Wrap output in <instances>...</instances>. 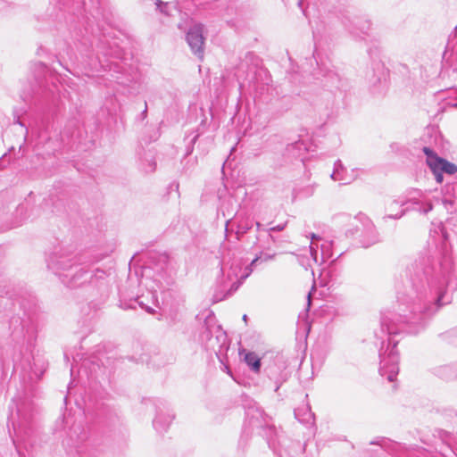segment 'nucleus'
<instances>
[{
	"label": "nucleus",
	"mask_w": 457,
	"mask_h": 457,
	"mask_svg": "<svg viewBox=\"0 0 457 457\" xmlns=\"http://www.w3.org/2000/svg\"><path fill=\"white\" fill-rule=\"evenodd\" d=\"M244 360L248 367L253 371L258 373L261 369V359L253 352H248L245 354Z\"/></svg>",
	"instance_id": "21"
},
{
	"label": "nucleus",
	"mask_w": 457,
	"mask_h": 457,
	"mask_svg": "<svg viewBox=\"0 0 457 457\" xmlns=\"http://www.w3.org/2000/svg\"><path fill=\"white\" fill-rule=\"evenodd\" d=\"M13 430H14V434L17 437L20 436V434H21V427L19 426L18 428H16L14 425H13Z\"/></svg>",
	"instance_id": "30"
},
{
	"label": "nucleus",
	"mask_w": 457,
	"mask_h": 457,
	"mask_svg": "<svg viewBox=\"0 0 457 457\" xmlns=\"http://www.w3.org/2000/svg\"><path fill=\"white\" fill-rule=\"evenodd\" d=\"M442 232H443L444 237L446 239L447 238L446 234L444 231H442Z\"/></svg>",
	"instance_id": "42"
},
{
	"label": "nucleus",
	"mask_w": 457,
	"mask_h": 457,
	"mask_svg": "<svg viewBox=\"0 0 457 457\" xmlns=\"http://www.w3.org/2000/svg\"><path fill=\"white\" fill-rule=\"evenodd\" d=\"M173 418L174 416L170 413L162 414L158 412L157 416L153 421L154 429L158 433L165 432L168 429L169 426L170 425Z\"/></svg>",
	"instance_id": "18"
},
{
	"label": "nucleus",
	"mask_w": 457,
	"mask_h": 457,
	"mask_svg": "<svg viewBox=\"0 0 457 457\" xmlns=\"http://www.w3.org/2000/svg\"><path fill=\"white\" fill-rule=\"evenodd\" d=\"M255 224H256V227H257V230L260 231L262 224L260 222H258V221Z\"/></svg>",
	"instance_id": "35"
},
{
	"label": "nucleus",
	"mask_w": 457,
	"mask_h": 457,
	"mask_svg": "<svg viewBox=\"0 0 457 457\" xmlns=\"http://www.w3.org/2000/svg\"><path fill=\"white\" fill-rule=\"evenodd\" d=\"M451 105H452L453 107L457 108V96H456V100H454V101L451 104Z\"/></svg>",
	"instance_id": "34"
},
{
	"label": "nucleus",
	"mask_w": 457,
	"mask_h": 457,
	"mask_svg": "<svg viewBox=\"0 0 457 457\" xmlns=\"http://www.w3.org/2000/svg\"><path fill=\"white\" fill-rule=\"evenodd\" d=\"M406 207H409V211H415L423 214H427L433 209V205L429 200L417 198L415 196L406 201Z\"/></svg>",
	"instance_id": "17"
},
{
	"label": "nucleus",
	"mask_w": 457,
	"mask_h": 457,
	"mask_svg": "<svg viewBox=\"0 0 457 457\" xmlns=\"http://www.w3.org/2000/svg\"><path fill=\"white\" fill-rule=\"evenodd\" d=\"M193 151V145L187 150V154H190Z\"/></svg>",
	"instance_id": "38"
},
{
	"label": "nucleus",
	"mask_w": 457,
	"mask_h": 457,
	"mask_svg": "<svg viewBox=\"0 0 457 457\" xmlns=\"http://www.w3.org/2000/svg\"><path fill=\"white\" fill-rule=\"evenodd\" d=\"M146 311H147L148 312L152 313L153 309H152V308H150V307H146Z\"/></svg>",
	"instance_id": "40"
},
{
	"label": "nucleus",
	"mask_w": 457,
	"mask_h": 457,
	"mask_svg": "<svg viewBox=\"0 0 457 457\" xmlns=\"http://www.w3.org/2000/svg\"><path fill=\"white\" fill-rule=\"evenodd\" d=\"M280 386H281V383L276 385V388H275L276 392L279 389Z\"/></svg>",
	"instance_id": "37"
},
{
	"label": "nucleus",
	"mask_w": 457,
	"mask_h": 457,
	"mask_svg": "<svg viewBox=\"0 0 457 457\" xmlns=\"http://www.w3.org/2000/svg\"><path fill=\"white\" fill-rule=\"evenodd\" d=\"M246 415L249 419L250 426H252L253 428L254 427L258 428V427L262 426L261 422L259 421V418L262 417V411H260L259 409H256L255 411L249 409L246 411Z\"/></svg>",
	"instance_id": "24"
},
{
	"label": "nucleus",
	"mask_w": 457,
	"mask_h": 457,
	"mask_svg": "<svg viewBox=\"0 0 457 457\" xmlns=\"http://www.w3.org/2000/svg\"><path fill=\"white\" fill-rule=\"evenodd\" d=\"M213 333H215V341L217 342V344H220L219 351H220L221 345L226 341L227 335H226L225 331H223L220 326L212 327L210 325V318H208V320H206V322H205V331H204L202 333L201 337H202V340L207 341L206 347L212 348V350L215 351V345L212 342V336Z\"/></svg>",
	"instance_id": "11"
},
{
	"label": "nucleus",
	"mask_w": 457,
	"mask_h": 457,
	"mask_svg": "<svg viewBox=\"0 0 457 457\" xmlns=\"http://www.w3.org/2000/svg\"><path fill=\"white\" fill-rule=\"evenodd\" d=\"M351 225L354 227L353 229H349L346 234L354 235L361 232L363 239L361 241L363 247H369L378 242V234L376 230L375 225L372 220L365 214L359 213L353 218H349Z\"/></svg>",
	"instance_id": "5"
},
{
	"label": "nucleus",
	"mask_w": 457,
	"mask_h": 457,
	"mask_svg": "<svg viewBox=\"0 0 457 457\" xmlns=\"http://www.w3.org/2000/svg\"><path fill=\"white\" fill-rule=\"evenodd\" d=\"M287 223L284 224H278L277 226L271 227L269 228L270 232H275V231H282L286 228Z\"/></svg>",
	"instance_id": "27"
},
{
	"label": "nucleus",
	"mask_w": 457,
	"mask_h": 457,
	"mask_svg": "<svg viewBox=\"0 0 457 457\" xmlns=\"http://www.w3.org/2000/svg\"><path fill=\"white\" fill-rule=\"evenodd\" d=\"M186 40L192 53L198 59L203 60L204 54V26L202 24L191 26L186 34Z\"/></svg>",
	"instance_id": "9"
},
{
	"label": "nucleus",
	"mask_w": 457,
	"mask_h": 457,
	"mask_svg": "<svg viewBox=\"0 0 457 457\" xmlns=\"http://www.w3.org/2000/svg\"><path fill=\"white\" fill-rule=\"evenodd\" d=\"M145 112H146V106L145 107L143 113L145 114Z\"/></svg>",
	"instance_id": "45"
},
{
	"label": "nucleus",
	"mask_w": 457,
	"mask_h": 457,
	"mask_svg": "<svg viewBox=\"0 0 457 457\" xmlns=\"http://www.w3.org/2000/svg\"><path fill=\"white\" fill-rule=\"evenodd\" d=\"M279 457H284V455L281 452L279 453Z\"/></svg>",
	"instance_id": "44"
},
{
	"label": "nucleus",
	"mask_w": 457,
	"mask_h": 457,
	"mask_svg": "<svg viewBox=\"0 0 457 457\" xmlns=\"http://www.w3.org/2000/svg\"><path fill=\"white\" fill-rule=\"evenodd\" d=\"M311 239L306 253L299 256V262L305 270L312 268V263L320 265L332 256L329 242H324L319 245L320 237L313 233L311 234Z\"/></svg>",
	"instance_id": "3"
},
{
	"label": "nucleus",
	"mask_w": 457,
	"mask_h": 457,
	"mask_svg": "<svg viewBox=\"0 0 457 457\" xmlns=\"http://www.w3.org/2000/svg\"><path fill=\"white\" fill-rule=\"evenodd\" d=\"M78 262L77 256L62 250L53 252L46 259L47 268L58 276L62 283L67 281V277L74 270V264Z\"/></svg>",
	"instance_id": "4"
},
{
	"label": "nucleus",
	"mask_w": 457,
	"mask_h": 457,
	"mask_svg": "<svg viewBox=\"0 0 457 457\" xmlns=\"http://www.w3.org/2000/svg\"><path fill=\"white\" fill-rule=\"evenodd\" d=\"M155 4H156L157 9L160 10V12H165L163 8L166 7L167 3H164L161 0H156Z\"/></svg>",
	"instance_id": "28"
},
{
	"label": "nucleus",
	"mask_w": 457,
	"mask_h": 457,
	"mask_svg": "<svg viewBox=\"0 0 457 457\" xmlns=\"http://www.w3.org/2000/svg\"><path fill=\"white\" fill-rule=\"evenodd\" d=\"M307 299H308V303L307 304H308V307H309L311 305V293H309L307 295Z\"/></svg>",
	"instance_id": "33"
},
{
	"label": "nucleus",
	"mask_w": 457,
	"mask_h": 457,
	"mask_svg": "<svg viewBox=\"0 0 457 457\" xmlns=\"http://www.w3.org/2000/svg\"><path fill=\"white\" fill-rule=\"evenodd\" d=\"M15 122H16L17 124H19L21 127H25L24 123H23L22 121H21V120H20V117H19V116H17V117L15 116Z\"/></svg>",
	"instance_id": "31"
},
{
	"label": "nucleus",
	"mask_w": 457,
	"mask_h": 457,
	"mask_svg": "<svg viewBox=\"0 0 457 457\" xmlns=\"http://www.w3.org/2000/svg\"><path fill=\"white\" fill-rule=\"evenodd\" d=\"M82 65L85 69V74L88 77L91 76V71H99L101 69L104 68V65L101 64L97 58L87 55L86 56V59L82 61Z\"/></svg>",
	"instance_id": "20"
},
{
	"label": "nucleus",
	"mask_w": 457,
	"mask_h": 457,
	"mask_svg": "<svg viewBox=\"0 0 457 457\" xmlns=\"http://www.w3.org/2000/svg\"><path fill=\"white\" fill-rule=\"evenodd\" d=\"M156 163L154 161L150 160L146 167H144L145 172H152L155 170Z\"/></svg>",
	"instance_id": "26"
},
{
	"label": "nucleus",
	"mask_w": 457,
	"mask_h": 457,
	"mask_svg": "<svg viewBox=\"0 0 457 457\" xmlns=\"http://www.w3.org/2000/svg\"><path fill=\"white\" fill-rule=\"evenodd\" d=\"M388 71L383 63L375 62L370 71L366 73V79L372 86L386 80Z\"/></svg>",
	"instance_id": "14"
},
{
	"label": "nucleus",
	"mask_w": 457,
	"mask_h": 457,
	"mask_svg": "<svg viewBox=\"0 0 457 457\" xmlns=\"http://www.w3.org/2000/svg\"><path fill=\"white\" fill-rule=\"evenodd\" d=\"M432 372L442 380L452 381L457 378V362L436 366Z\"/></svg>",
	"instance_id": "16"
},
{
	"label": "nucleus",
	"mask_w": 457,
	"mask_h": 457,
	"mask_svg": "<svg viewBox=\"0 0 457 457\" xmlns=\"http://www.w3.org/2000/svg\"><path fill=\"white\" fill-rule=\"evenodd\" d=\"M442 342L457 349V328H453L439 335Z\"/></svg>",
	"instance_id": "23"
},
{
	"label": "nucleus",
	"mask_w": 457,
	"mask_h": 457,
	"mask_svg": "<svg viewBox=\"0 0 457 457\" xmlns=\"http://www.w3.org/2000/svg\"><path fill=\"white\" fill-rule=\"evenodd\" d=\"M197 137H198V135H196V136H195V137H194V138H193V139H192V141H191L192 145H194V144L195 143V141H196Z\"/></svg>",
	"instance_id": "36"
},
{
	"label": "nucleus",
	"mask_w": 457,
	"mask_h": 457,
	"mask_svg": "<svg viewBox=\"0 0 457 457\" xmlns=\"http://www.w3.org/2000/svg\"><path fill=\"white\" fill-rule=\"evenodd\" d=\"M160 259L164 262L166 263L167 262V260H168V257L166 255H160Z\"/></svg>",
	"instance_id": "32"
},
{
	"label": "nucleus",
	"mask_w": 457,
	"mask_h": 457,
	"mask_svg": "<svg viewBox=\"0 0 457 457\" xmlns=\"http://www.w3.org/2000/svg\"><path fill=\"white\" fill-rule=\"evenodd\" d=\"M275 255L276 253L261 252L250 265L245 268L244 272H242L239 260L226 261L223 259L220 262V275L217 278V285L212 296L213 302L218 303L231 296L243 281L249 277L257 263L271 261Z\"/></svg>",
	"instance_id": "2"
},
{
	"label": "nucleus",
	"mask_w": 457,
	"mask_h": 457,
	"mask_svg": "<svg viewBox=\"0 0 457 457\" xmlns=\"http://www.w3.org/2000/svg\"><path fill=\"white\" fill-rule=\"evenodd\" d=\"M268 237H269L270 240L274 241V237H273V236H272L271 234H270V233H269V234H268Z\"/></svg>",
	"instance_id": "39"
},
{
	"label": "nucleus",
	"mask_w": 457,
	"mask_h": 457,
	"mask_svg": "<svg viewBox=\"0 0 457 457\" xmlns=\"http://www.w3.org/2000/svg\"><path fill=\"white\" fill-rule=\"evenodd\" d=\"M342 23L353 37L360 39H364L369 36L371 27L368 19L359 16L345 17Z\"/></svg>",
	"instance_id": "10"
},
{
	"label": "nucleus",
	"mask_w": 457,
	"mask_h": 457,
	"mask_svg": "<svg viewBox=\"0 0 457 457\" xmlns=\"http://www.w3.org/2000/svg\"><path fill=\"white\" fill-rule=\"evenodd\" d=\"M303 145V142H295L294 145H292L290 147L287 148L288 151H291L295 148L301 149Z\"/></svg>",
	"instance_id": "29"
},
{
	"label": "nucleus",
	"mask_w": 457,
	"mask_h": 457,
	"mask_svg": "<svg viewBox=\"0 0 457 457\" xmlns=\"http://www.w3.org/2000/svg\"><path fill=\"white\" fill-rule=\"evenodd\" d=\"M11 336L17 342L31 345L36 339V328L29 319L13 316L9 321Z\"/></svg>",
	"instance_id": "8"
},
{
	"label": "nucleus",
	"mask_w": 457,
	"mask_h": 457,
	"mask_svg": "<svg viewBox=\"0 0 457 457\" xmlns=\"http://www.w3.org/2000/svg\"><path fill=\"white\" fill-rule=\"evenodd\" d=\"M330 177L333 180L339 181L343 185L350 184L356 178L353 170H352L351 173L347 172L346 169L344 167L340 160H337L334 163V170L331 173Z\"/></svg>",
	"instance_id": "13"
},
{
	"label": "nucleus",
	"mask_w": 457,
	"mask_h": 457,
	"mask_svg": "<svg viewBox=\"0 0 457 457\" xmlns=\"http://www.w3.org/2000/svg\"><path fill=\"white\" fill-rule=\"evenodd\" d=\"M243 320H244L245 321H246V320H247V315H246V314L243 315Z\"/></svg>",
	"instance_id": "41"
},
{
	"label": "nucleus",
	"mask_w": 457,
	"mask_h": 457,
	"mask_svg": "<svg viewBox=\"0 0 457 457\" xmlns=\"http://www.w3.org/2000/svg\"><path fill=\"white\" fill-rule=\"evenodd\" d=\"M457 288V264L447 254L421 253L412 259L403 271V287L397 291L399 313H388L381 319L379 373L390 382L399 372V353L395 337L402 333H418L438 310L449 303L446 290Z\"/></svg>",
	"instance_id": "1"
},
{
	"label": "nucleus",
	"mask_w": 457,
	"mask_h": 457,
	"mask_svg": "<svg viewBox=\"0 0 457 457\" xmlns=\"http://www.w3.org/2000/svg\"><path fill=\"white\" fill-rule=\"evenodd\" d=\"M448 203L452 204V202H450V201H447V200L445 201V204H448Z\"/></svg>",
	"instance_id": "43"
},
{
	"label": "nucleus",
	"mask_w": 457,
	"mask_h": 457,
	"mask_svg": "<svg viewBox=\"0 0 457 457\" xmlns=\"http://www.w3.org/2000/svg\"><path fill=\"white\" fill-rule=\"evenodd\" d=\"M88 438V430L81 423H76L71 426L68 432L66 444L70 447H79Z\"/></svg>",
	"instance_id": "12"
},
{
	"label": "nucleus",
	"mask_w": 457,
	"mask_h": 457,
	"mask_svg": "<svg viewBox=\"0 0 457 457\" xmlns=\"http://www.w3.org/2000/svg\"><path fill=\"white\" fill-rule=\"evenodd\" d=\"M386 215L383 217L386 219L398 220L402 218L405 212H409V207H406V201L400 202L398 200H392L387 203L386 206Z\"/></svg>",
	"instance_id": "15"
},
{
	"label": "nucleus",
	"mask_w": 457,
	"mask_h": 457,
	"mask_svg": "<svg viewBox=\"0 0 457 457\" xmlns=\"http://www.w3.org/2000/svg\"><path fill=\"white\" fill-rule=\"evenodd\" d=\"M423 152L427 156V164L435 176L437 183L444 180L443 174L453 175L457 172V165L450 162L446 159L439 157L429 147H424Z\"/></svg>",
	"instance_id": "7"
},
{
	"label": "nucleus",
	"mask_w": 457,
	"mask_h": 457,
	"mask_svg": "<svg viewBox=\"0 0 457 457\" xmlns=\"http://www.w3.org/2000/svg\"><path fill=\"white\" fill-rule=\"evenodd\" d=\"M50 3L54 5H59L60 10H62V8L70 10L73 8H80L82 4V0H51Z\"/></svg>",
	"instance_id": "22"
},
{
	"label": "nucleus",
	"mask_w": 457,
	"mask_h": 457,
	"mask_svg": "<svg viewBox=\"0 0 457 457\" xmlns=\"http://www.w3.org/2000/svg\"><path fill=\"white\" fill-rule=\"evenodd\" d=\"M252 226H253V222L249 221V220H245V221L239 222V224L237 226V238H239L240 236L247 233L248 230L251 229Z\"/></svg>",
	"instance_id": "25"
},
{
	"label": "nucleus",
	"mask_w": 457,
	"mask_h": 457,
	"mask_svg": "<svg viewBox=\"0 0 457 457\" xmlns=\"http://www.w3.org/2000/svg\"><path fill=\"white\" fill-rule=\"evenodd\" d=\"M105 272L102 270H91L88 266H83L79 261L74 264V270L70 272L67 281L63 284L71 287H80L87 283H94L96 280L104 279Z\"/></svg>",
	"instance_id": "6"
},
{
	"label": "nucleus",
	"mask_w": 457,
	"mask_h": 457,
	"mask_svg": "<svg viewBox=\"0 0 457 457\" xmlns=\"http://www.w3.org/2000/svg\"><path fill=\"white\" fill-rule=\"evenodd\" d=\"M295 418L305 425H312L314 422V414L309 405H303L295 410Z\"/></svg>",
	"instance_id": "19"
}]
</instances>
